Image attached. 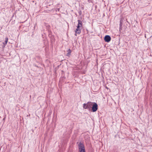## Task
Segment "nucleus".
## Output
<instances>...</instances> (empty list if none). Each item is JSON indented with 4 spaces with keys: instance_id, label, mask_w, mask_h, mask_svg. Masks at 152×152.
I'll return each mask as SVG.
<instances>
[{
    "instance_id": "obj_2",
    "label": "nucleus",
    "mask_w": 152,
    "mask_h": 152,
    "mask_svg": "<svg viewBox=\"0 0 152 152\" xmlns=\"http://www.w3.org/2000/svg\"><path fill=\"white\" fill-rule=\"evenodd\" d=\"M78 148L79 152H86L84 144L80 142L78 145Z\"/></svg>"
},
{
    "instance_id": "obj_4",
    "label": "nucleus",
    "mask_w": 152,
    "mask_h": 152,
    "mask_svg": "<svg viewBox=\"0 0 152 152\" xmlns=\"http://www.w3.org/2000/svg\"><path fill=\"white\" fill-rule=\"evenodd\" d=\"M104 40L105 42H108L111 40V37L109 35H106L104 37Z\"/></svg>"
},
{
    "instance_id": "obj_10",
    "label": "nucleus",
    "mask_w": 152,
    "mask_h": 152,
    "mask_svg": "<svg viewBox=\"0 0 152 152\" xmlns=\"http://www.w3.org/2000/svg\"><path fill=\"white\" fill-rule=\"evenodd\" d=\"M83 104L85 105V104H86L84 103Z\"/></svg>"
},
{
    "instance_id": "obj_1",
    "label": "nucleus",
    "mask_w": 152,
    "mask_h": 152,
    "mask_svg": "<svg viewBox=\"0 0 152 152\" xmlns=\"http://www.w3.org/2000/svg\"><path fill=\"white\" fill-rule=\"evenodd\" d=\"M91 105H83V107L85 109H87L89 110H91L93 112H96L98 109V105H92L91 107Z\"/></svg>"
},
{
    "instance_id": "obj_3",
    "label": "nucleus",
    "mask_w": 152,
    "mask_h": 152,
    "mask_svg": "<svg viewBox=\"0 0 152 152\" xmlns=\"http://www.w3.org/2000/svg\"><path fill=\"white\" fill-rule=\"evenodd\" d=\"M82 29V28L77 26V28L75 31V35L77 36V34H80L81 32Z\"/></svg>"
},
{
    "instance_id": "obj_5",
    "label": "nucleus",
    "mask_w": 152,
    "mask_h": 152,
    "mask_svg": "<svg viewBox=\"0 0 152 152\" xmlns=\"http://www.w3.org/2000/svg\"><path fill=\"white\" fill-rule=\"evenodd\" d=\"M78 23L77 26L79 27L80 28H82V25L81 21L79 20H78Z\"/></svg>"
},
{
    "instance_id": "obj_8",
    "label": "nucleus",
    "mask_w": 152,
    "mask_h": 152,
    "mask_svg": "<svg viewBox=\"0 0 152 152\" xmlns=\"http://www.w3.org/2000/svg\"><path fill=\"white\" fill-rule=\"evenodd\" d=\"M71 53V51L70 50H69L68 51V55H70V53Z\"/></svg>"
},
{
    "instance_id": "obj_7",
    "label": "nucleus",
    "mask_w": 152,
    "mask_h": 152,
    "mask_svg": "<svg viewBox=\"0 0 152 152\" xmlns=\"http://www.w3.org/2000/svg\"><path fill=\"white\" fill-rule=\"evenodd\" d=\"M88 1L89 3H93V0H88Z\"/></svg>"
},
{
    "instance_id": "obj_6",
    "label": "nucleus",
    "mask_w": 152,
    "mask_h": 152,
    "mask_svg": "<svg viewBox=\"0 0 152 152\" xmlns=\"http://www.w3.org/2000/svg\"><path fill=\"white\" fill-rule=\"evenodd\" d=\"M8 41V38L6 37L5 38V40L4 42H3V44L4 45H6Z\"/></svg>"
},
{
    "instance_id": "obj_9",
    "label": "nucleus",
    "mask_w": 152,
    "mask_h": 152,
    "mask_svg": "<svg viewBox=\"0 0 152 152\" xmlns=\"http://www.w3.org/2000/svg\"><path fill=\"white\" fill-rule=\"evenodd\" d=\"M93 104H95V105H96V104H97L96 103H94Z\"/></svg>"
}]
</instances>
